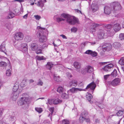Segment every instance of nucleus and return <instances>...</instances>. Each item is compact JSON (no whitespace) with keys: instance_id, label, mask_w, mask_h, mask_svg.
I'll use <instances>...</instances> for the list:
<instances>
[{"instance_id":"62","label":"nucleus","mask_w":124,"mask_h":124,"mask_svg":"<svg viewBox=\"0 0 124 124\" xmlns=\"http://www.w3.org/2000/svg\"><path fill=\"white\" fill-rule=\"evenodd\" d=\"M85 120L87 122H89L90 121V119L89 118H88L86 119L85 118Z\"/></svg>"},{"instance_id":"42","label":"nucleus","mask_w":124,"mask_h":124,"mask_svg":"<svg viewBox=\"0 0 124 124\" xmlns=\"http://www.w3.org/2000/svg\"><path fill=\"white\" fill-rule=\"evenodd\" d=\"M54 79L55 81L58 82H59L60 81V77L59 76L57 77L56 76H54Z\"/></svg>"},{"instance_id":"38","label":"nucleus","mask_w":124,"mask_h":124,"mask_svg":"<svg viewBox=\"0 0 124 124\" xmlns=\"http://www.w3.org/2000/svg\"><path fill=\"white\" fill-rule=\"evenodd\" d=\"M117 72L116 70L115 69L111 73V75L113 77H116L117 75Z\"/></svg>"},{"instance_id":"26","label":"nucleus","mask_w":124,"mask_h":124,"mask_svg":"<svg viewBox=\"0 0 124 124\" xmlns=\"http://www.w3.org/2000/svg\"><path fill=\"white\" fill-rule=\"evenodd\" d=\"M62 101L58 99H54V101L53 104H57L60 103H61Z\"/></svg>"},{"instance_id":"57","label":"nucleus","mask_w":124,"mask_h":124,"mask_svg":"<svg viewBox=\"0 0 124 124\" xmlns=\"http://www.w3.org/2000/svg\"><path fill=\"white\" fill-rule=\"evenodd\" d=\"M67 75H68V76H69L70 78H71L72 77V75L70 73H69L68 72L67 73Z\"/></svg>"},{"instance_id":"14","label":"nucleus","mask_w":124,"mask_h":124,"mask_svg":"<svg viewBox=\"0 0 124 124\" xmlns=\"http://www.w3.org/2000/svg\"><path fill=\"white\" fill-rule=\"evenodd\" d=\"M113 28L115 31H117L120 30L121 27L120 24L117 23L114 24L113 26Z\"/></svg>"},{"instance_id":"55","label":"nucleus","mask_w":124,"mask_h":124,"mask_svg":"<svg viewBox=\"0 0 124 124\" xmlns=\"http://www.w3.org/2000/svg\"><path fill=\"white\" fill-rule=\"evenodd\" d=\"M61 37H62V38L63 39H67V38L63 34L61 35H60Z\"/></svg>"},{"instance_id":"50","label":"nucleus","mask_w":124,"mask_h":124,"mask_svg":"<svg viewBox=\"0 0 124 124\" xmlns=\"http://www.w3.org/2000/svg\"><path fill=\"white\" fill-rule=\"evenodd\" d=\"M34 16L36 19L37 20H39L41 18L40 16L38 15H35Z\"/></svg>"},{"instance_id":"33","label":"nucleus","mask_w":124,"mask_h":124,"mask_svg":"<svg viewBox=\"0 0 124 124\" xmlns=\"http://www.w3.org/2000/svg\"><path fill=\"white\" fill-rule=\"evenodd\" d=\"M63 90V89L62 86H59L57 89V91L59 93H62Z\"/></svg>"},{"instance_id":"27","label":"nucleus","mask_w":124,"mask_h":124,"mask_svg":"<svg viewBox=\"0 0 124 124\" xmlns=\"http://www.w3.org/2000/svg\"><path fill=\"white\" fill-rule=\"evenodd\" d=\"M113 46L115 48H118L120 46L121 44L118 42H114L113 44Z\"/></svg>"},{"instance_id":"63","label":"nucleus","mask_w":124,"mask_h":124,"mask_svg":"<svg viewBox=\"0 0 124 124\" xmlns=\"http://www.w3.org/2000/svg\"><path fill=\"white\" fill-rule=\"evenodd\" d=\"M2 112L1 109H0V117L2 115Z\"/></svg>"},{"instance_id":"49","label":"nucleus","mask_w":124,"mask_h":124,"mask_svg":"<svg viewBox=\"0 0 124 124\" xmlns=\"http://www.w3.org/2000/svg\"><path fill=\"white\" fill-rule=\"evenodd\" d=\"M114 34L113 32H112L110 31H109L108 32V36L111 37Z\"/></svg>"},{"instance_id":"29","label":"nucleus","mask_w":124,"mask_h":124,"mask_svg":"<svg viewBox=\"0 0 124 124\" xmlns=\"http://www.w3.org/2000/svg\"><path fill=\"white\" fill-rule=\"evenodd\" d=\"M118 63L121 65H124V57H122L119 61Z\"/></svg>"},{"instance_id":"45","label":"nucleus","mask_w":124,"mask_h":124,"mask_svg":"<svg viewBox=\"0 0 124 124\" xmlns=\"http://www.w3.org/2000/svg\"><path fill=\"white\" fill-rule=\"evenodd\" d=\"M54 101V99H48V102H47L46 104H48V103L50 104H52L53 103Z\"/></svg>"},{"instance_id":"32","label":"nucleus","mask_w":124,"mask_h":124,"mask_svg":"<svg viewBox=\"0 0 124 124\" xmlns=\"http://www.w3.org/2000/svg\"><path fill=\"white\" fill-rule=\"evenodd\" d=\"M37 60L38 61H41L44 60H45V57L43 56H37L36 57Z\"/></svg>"},{"instance_id":"51","label":"nucleus","mask_w":124,"mask_h":124,"mask_svg":"<svg viewBox=\"0 0 124 124\" xmlns=\"http://www.w3.org/2000/svg\"><path fill=\"white\" fill-rule=\"evenodd\" d=\"M87 69H84L82 71V73L83 74H85L87 72Z\"/></svg>"},{"instance_id":"1","label":"nucleus","mask_w":124,"mask_h":124,"mask_svg":"<svg viewBox=\"0 0 124 124\" xmlns=\"http://www.w3.org/2000/svg\"><path fill=\"white\" fill-rule=\"evenodd\" d=\"M61 18L58 17L57 16H56L54 17V18L56 19L57 21L58 22L62 21H64L66 19L67 21L70 24L74 25L76 23H79L78 19L68 14L63 13L61 14Z\"/></svg>"},{"instance_id":"31","label":"nucleus","mask_w":124,"mask_h":124,"mask_svg":"<svg viewBox=\"0 0 124 124\" xmlns=\"http://www.w3.org/2000/svg\"><path fill=\"white\" fill-rule=\"evenodd\" d=\"M112 48L111 45L109 44L108 46H106L104 48L103 50H105L107 51H110Z\"/></svg>"},{"instance_id":"2","label":"nucleus","mask_w":124,"mask_h":124,"mask_svg":"<svg viewBox=\"0 0 124 124\" xmlns=\"http://www.w3.org/2000/svg\"><path fill=\"white\" fill-rule=\"evenodd\" d=\"M121 7L120 3L117 2H113L111 3L110 7L105 6L104 8V13L108 15L112 11L114 13H115L120 10Z\"/></svg>"},{"instance_id":"18","label":"nucleus","mask_w":124,"mask_h":124,"mask_svg":"<svg viewBox=\"0 0 124 124\" xmlns=\"http://www.w3.org/2000/svg\"><path fill=\"white\" fill-rule=\"evenodd\" d=\"M77 85V82L76 80H73L71 81L69 83V85L70 87L72 86H76Z\"/></svg>"},{"instance_id":"19","label":"nucleus","mask_w":124,"mask_h":124,"mask_svg":"<svg viewBox=\"0 0 124 124\" xmlns=\"http://www.w3.org/2000/svg\"><path fill=\"white\" fill-rule=\"evenodd\" d=\"M19 83L17 82L15 83L13 86V90L14 92H16V91L18 90L19 86Z\"/></svg>"},{"instance_id":"12","label":"nucleus","mask_w":124,"mask_h":124,"mask_svg":"<svg viewBox=\"0 0 124 124\" xmlns=\"http://www.w3.org/2000/svg\"><path fill=\"white\" fill-rule=\"evenodd\" d=\"M85 54H90L93 57H95L97 55V53L95 51H93L90 50H87L85 53Z\"/></svg>"},{"instance_id":"9","label":"nucleus","mask_w":124,"mask_h":124,"mask_svg":"<svg viewBox=\"0 0 124 124\" xmlns=\"http://www.w3.org/2000/svg\"><path fill=\"white\" fill-rule=\"evenodd\" d=\"M93 2L91 6V8L92 11L93 12H95L97 11L99 9L98 5L96 3Z\"/></svg>"},{"instance_id":"6","label":"nucleus","mask_w":124,"mask_h":124,"mask_svg":"<svg viewBox=\"0 0 124 124\" xmlns=\"http://www.w3.org/2000/svg\"><path fill=\"white\" fill-rule=\"evenodd\" d=\"M120 79L118 78H116L112 81L109 82V84L114 86H115L119 85L120 83Z\"/></svg>"},{"instance_id":"10","label":"nucleus","mask_w":124,"mask_h":124,"mask_svg":"<svg viewBox=\"0 0 124 124\" xmlns=\"http://www.w3.org/2000/svg\"><path fill=\"white\" fill-rule=\"evenodd\" d=\"M100 26V25L99 24L95 23H93L91 25V28L90 29V32L92 33L93 32H95L96 27Z\"/></svg>"},{"instance_id":"39","label":"nucleus","mask_w":124,"mask_h":124,"mask_svg":"<svg viewBox=\"0 0 124 124\" xmlns=\"http://www.w3.org/2000/svg\"><path fill=\"white\" fill-rule=\"evenodd\" d=\"M54 110V107H51L49 108V110L51 112V113H50L49 114L48 116H49L50 115H52V114Z\"/></svg>"},{"instance_id":"7","label":"nucleus","mask_w":124,"mask_h":124,"mask_svg":"<svg viewBox=\"0 0 124 124\" xmlns=\"http://www.w3.org/2000/svg\"><path fill=\"white\" fill-rule=\"evenodd\" d=\"M23 34L21 32H18L15 34L14 38L16 40L19 41L23 39Z\"/></svg>"},{"instance_id":"13","label":"nucleus","mask_w":124,"mask_h":124,"mask_svg":"<svg viewBox=\"0 0 124 124\" xmlns=\"http://www.w3.org/2000/svg\"><path fill=\"white\" fill-rule=\"evenodd\" d=\"M85 89H82L72 88L70 89L68 91H70V92L72 93H77L78 91H85Z\"/></svg>"},{"instance_id":"52","label":"nucleus","mask_w":124,"mask_h":124,"mask_svg":"<svg viewBox=\"0 0 124 124\" xmlns=\"http://www.w3.org/2000/svg\"><path fill=\"white\" fill-rule=\"evenodd\" d=\"M35 1V0H29L30 2L31 3V5H34Z\"/></svg>"},{"instance_id":"4","label":"nucleus","mask_w":124,"mask_h":124,"mask_svg":"<svg viewBox=\"0 0 124 124\" xmlns=\"http://www.w3.org/2000/svg\"><path fill=\"white\" fill-rule=\"evenodd\" d=\"M31 50L36 51L37 54L42 53V48L41 46L37 43H33L31 45Z\"/></svg>"},{"instance_id":"60","label":"nucleus","mask_w":124,"mask_h":124,"mask_svg":"<svg viewBox=\"0 0 124 124\" xmlns=\"http://www.w3.org/2000/svg\"><path fill=\"white\" fill-rule=\"evenodd\" d=\"M100 64V65H103L105 64H106L107 63V62H101L99 63Z\"/></svg>"},{"instance_id":"23","label":"nucleus","mask_w":124,"mask_h":124,"mask_svg":"<svg viewBox=\"0 0 124 124\" xmlns=\"http://www.w3.org/2000/svg\"><path fill=\"white\" fill-rule=\"evenodd\" d=\"M74 65L76 69H79L80 68L81 64L80 63L77 62H75L74 63Z\"/></svg>"},{"instance_id":"20","label":"nucleus","mask_w":124,"mask_h":124,"mask_svg":"<svg viewBox=\"0 0 124 124\" xmlns=\"http://www.w3.org/2000/svg\"><path fill=\"white\" fill-rule=\"evenodd\" d=\"M54 64L52 62H48L46 65L47 68L50 70V69L53 67Z\"/></svg>"},{"instance_id":"34","label":"nucleus","mask_w":124,"mask_h":124,"mask_svg":"<svg viewBox=\"0 0 124 124\" xmlns=\"http://www.w3.org/2000/svg\"><path fill=\"white\" fill-rule=\"evenodd\" d=\"M61 97L62 98L64 99H68L69 98L68 95L64 93H62Z\"/></svg>"},{"instance_id":"3","label":"nucleus","mask_w":124,"mask_h":124,"mask_svg":"<svg viewBox=\"0 0 124 124\" xmlns=\"http://www.w3.org/2000/svg\"><path fill=\"white\" fill-rule=\"evenodd\" d=\"M39 29L41 30H39L37 33V37L39 38V41L40 42H46L47 40V38L44 34V32L42 30H45V28H42L39 26L37 27Z\"/></svg>"},{"instance_id":"22","label":"nucleus","mask_w":124,"mask_h":124,"mask_svg":"<svg viewBox=\"0 0 124 124\" xmlns=\"http://www.w3.org/2000/svg\"><path fill=\"white\" fill-rule=\"evenodd\" d=\"M104 34V31L102 30H100L98 35L99 38L101 39L103 38Z\"/></svg>"},{"instance_id":"54","label":"nucleus","mask_w":124,"mask_h":124,"mask_svg":"<svg viewBox=\"0 0 124 124\" xmlns=\"http://www.w3.org/2000/svg\"><path fill=\"white\" fill-rule=\"evenodd\" d=\"M112 26V25L111 24H108L106 26V28L108 29H109Z\"/></svg>"},{"instance_id":"48","label":"nucleus","mask_w":124,"mask_h":124,"mask_svg":"<svg viewBox=\"0 0 124 124\" xmlns=\"http://www.w3.org/2000/svg\"><path fill=\"white\" fill-rule=\"evenodd\" d=\"M21 46L22 49L28 47L27 44L25 43L22 44L21 45Z\"/></svg>"},{"instance_id":"47","label":"nucleus","mask_w":124,"mask_h":124,"mask_svg":"<svg viewBox=\"0 0 124 124\" xmlns=\"http://www.w3.org/2000/svg\"><path fill=\"white\" fill-rule=\"evenodd\" d=\"M62 124H70V122L67 120L64 119L62 121Z\"/></svg>"},{"instance_id":"53","label":"nucleus","mask_w":124,"mask_h":124,"mask_svg":"<svg viewBox=\"0 0 124 124\" xmlns=\"http://www.w3.org/2000/svg\"><path fill=\"white\" fill-rule=\"evenodd\" d=\"M110 74L107 75H104V79L105 80H106L110 76Z\"/></svg>"},{"instance_id":"28","label":"nucleus","mask_w":124,"mask_h":124,"mask_svg":"<svg viewBox=\"0 0 124 124\" xmlns=\"http://www.w3.org/2000/svg\"><path fill=\"white\" fill-rule=\"evenodd\" d=\"M14 16L15 14L13 13L10 12L9 13L8 16L7 17L6 19L12 18Z\"/></svg>"},{"instance_id":"5","label":"nucleus","mask_w":124,"mask_h":124,"mask_svg":"<svg viewBox=\"0 0 124 124\" xmlns=\"http://www.w3.org/2000/svg\"><path fill=\"white\" fill-rule=\"evenodd\" d=\"M28 101V98L25 97H22L21 99L17 102V103L19 105H25L26 106H28L27 104Z\"/></svg>"},{"instance_id":"59","label":"nucleus","mask_w":124,"mask_h":124,"mask_svg":"<svg viewBox=\"0 0 124 124\" xmlns=\"http://www.w3.org/2000/svg\"><path fill=\"white\" fill-rule=\"evenodd\" d=\"M15 1H17L21 3L24 1L23 0H15Z\"/></svg>"},{"instance_id":"41","label":"nucleus","mask_w":124,"mask_h":124,"mask_svg":"<svg viewBox=\"0 0 124 124\" xmlns=\"http://www.w3.org/2000/svg\"><path fill=\"white\" fill-rule=\"evenodd\" d=\"M77 29L75 27H73L71 29V32L75 33L77 31Z\"/></svg>"},{"instance_id":"61","label":"nucleus","mask_w":124,"mask_h":124,"mask_svg":"<svg viewBox=\"0 0 124 124\" xmlns=\"http://www.w3.org/2000/svg\"><path fill=\"white\" fill-rule=\"evenodd\" d=\"M28 15V14H26L23 16V18H26L27 17Z\"/></svg>"},{"instance_id":"16","label":"nucleus","mask_w":124,"mask_h":124,"mask_svg":"<svg viewBox=\"0 0 124 124\" xmlns=\"http://www.w3.org/2000/svg\"><path fill=\"white\" fill-rule=\"evenodd\" d=\"M87 114V112L85 111V113L83 112L81 114L79 118V121L80 122L82 123L83 121L85 119V116Z\"/></svg>"},{"instance_id":"37","label":"nucleus","mask_w":124,"mask_h":124,"mask_svg":"<svg viewBox=\"0 0 124 124\" xmlns=\"http://www.w3.org/2000/svg\"><path fill=\"white\" fill-rule=\"evenodd\" d=\"M124 113V111L120 110L117 113L116 115L117 116H120L122 115Z\"/></svg>"},{"instance_id":"46","label":"nucleus","mask_w":124,"mask_h":124,"mask_svg":"<svg viewBox=\"0 0 124 124\" xmlns=\"http://www.w3.org/2000/svg\"><path fill=\"white\" fill-rule=\"evenodd\" d=\"M36 110L39 113H41L42 111V109L41 108H35Z\"/></svg>"},{"instance_id":"64","label":"nucleus","mask_w":124,"mask_h":124,"mask_svg":"<svg viewBox=\"0 0 124 124\" xmlns=\"http://www.w3.org/2000/svg\"><path fill=\"white\" fill-rule=\"evenodd\" d=\"M0 124H6L5 123L2 121H0Z\"/></svg>"},{"instance_id":"24","label":"nucleus","mask_w":124,"mask_h":124,"mask_svg":"<svg viewBox=\"0 0 124 124\" xmlns=\"http://www.w3.org/2000/svg\"><path fill=\"white\" fill-rule=\"evenodd\" d=\"M24 39L25 42H29L31 41V38L30 36H27L25 37Z\"/></svg>"},{"instance_id":"11","label":"nucleus","mask_w":124,"mask_h":124,"mask_svg":"<svg viewBox=\"0 0 124 124\" xmlns=\"http://www.w3.org/2000/svg\"><path fill=\"white\" fill-rule=\"evenodd\" d=\"M95 84L93 82L87 86L85 89H90V90H93L95 89Z\"/></svg>"},{"instance_id":"30","label":"nucleus","mask_w":124,"mask_h":124,"mask_svg":"<svg viewBox=\"0 0 124 124\" xmlns=\"http://www.w3.org/2000/svg\"><path fill=\"white\" fill-rule=\"evenodd\" d=\"M86 98L89 101H90L92 99L93 97L92 96L90 93H88V94L86 95Z\"/></svg>"},{"instance_id":"40","label":"nucleus","mask_w":124,"mask_h":124,"mask_svg":"<svg viewBox=\"0 0 124 124\" xmlns=\"http://www.w3.org/2000/svg\"><path fill=\"white\" fill-rule=\"evenodd\" d=\"M120 39L121 40L124 39V33H121L119 36Z\"/></svg>"},{"instance_id":"21","label":"nucleus","mask_w":124,"mask_h":124,"mask_svg":"<svg viewBox=\"0 0 124 124\" xmlns=\"http://www.w3.org/2000/svg\"><path fill=\"white\" fill-rule=\"evenodd\" d=\"M5 42H3L0 46V51L5 52L6 50L5 48Z\"/></svg>"},{"instance_id":"44","label":"nucleus","mask_w":124,"mask_h":124,"mask_svg":"<svg viewBox=\"0 0 124 124\" xmlns=\"http://www.w3.org/2000/svg\"><path fill=\"white\" fill-rule=\"evenodd\" d=\"M22 51L23 53H25L26 54L27 53L28 48V47H25V48H23L22 49Z\"/></svg>"},{"instance_id":"35","label":"nucleus","mask_w":124,"mask_h":124,"mask_svg":"<svg viewBox=\"0 0 124 124\" xmlns=\"http://www.w3.org/2000/svg\"><path fill=\"white\" fill-rule=\"evenodd\" d=\"M7 64L6 62L2 61L0 62V66L3 67H5L7 66Z\"/></svg>"},{"instance_id":"56","label":"nucleus","mask_w":124,"mask_h":124,"mask_svg":"<svg viewBox=\"0 0 124 124\" xmlns=\"http://www.w3.org/2000/svg\"><path fill=\"white\" fill-rule=\"evenodd\" d=\"M47 45H46L44 44L42 46H41L42 49V48H46L47 47Z\"/></svg>"},{"instance_id":"36","label":"nucleus","mask_w":124,"mask_h":124,"mask_svg":"<svg viewBox=\"0 0 124 124\" xmlns=\"http://www.w3.org/2000/svg\"><path fill=\"white\" fill-rule=\"evenodd\" d=\"M11 69L8 70L6 71V74L7 76H10L11 74Z\"/></svg>"},{"instance_id":"25","label":"nucleus","mask_w":124,"mask_h":124,"mask_svg":"<svg viewBox=\"0 0 124 124\" xmlns=\"http://www.w3.org/2000/svg\"><path fill=\"white\" fill-rule=\"evenodd\" d=\"M87 73H91L93 70V68L91 66H88L87 67Z\"/></svg>"},{"instance_id":"8","label":"nucleus","mask_w":124,"mask_h":124,"mask_svg":"<svg viewBox=\"0 0 124 124\" xmlns=\"http://www.w3.org/2000/svg\"><path fill=\"white\" fill-rule=\"evenodd\" d=\"M113 67V65L112 64L110 63L105 66L102 68V69L106 72H108L110 71L111 70Z\"/></svg>"},{"instance_id":"43","label":"nucleus","mask_w":124,"mask_h":124,"mask_svg":"<svg viewBox=\"0 0 124 124\" xmlns=\"http://www.w3.org/2000/svg\"><path fill=\"white\" fill-rule=\"evenodd\" d=\"M43 83L40 79H39L37 83V85H38L42 86V85Z\"/></svg>"},{"instance_id":"15","label":"nucleus","mask_w":124,"mask_h":124,"mask_svg":"<svg viewBox=\"0 0 124 124\" xmlns=\"http://www.w3.org/2000/svg\"><path fill=\"white\" fill-rule=\"evenodd\" d=\"M18 94L17 92H13L11 95V98L12 100L15 101L18 97Z\"/></svg>"},{"instance_id":"58","label":"nucleus","mask_w":124,"mask_h":124,"mask_svg":"<svg viewBox=\"0 0 124 124\" xmlns=\"http://www.w3.org/2000/svg\"><path fill=\"white\" fill-rule=\"evenodd\" d=\"M104 106H103L102 105H99V106H98V107L100 108H101V109H102L103 108H104Z\"/></svg>"},{"instance_id":"17","label":"nucleus","mask_w":124,"mask_h":124,"mask_svg":"<svg viewBox=\"0 0 124 124\" xmlns=\"http://www.w3.org/2000/svg\"><path fill=\"white\" fill-rule=\"evenodd\" d=\"M46 1V0H40L38 1L37 4V5L41 8L44 6V3Z\"/></svg>"}]
</instances>
